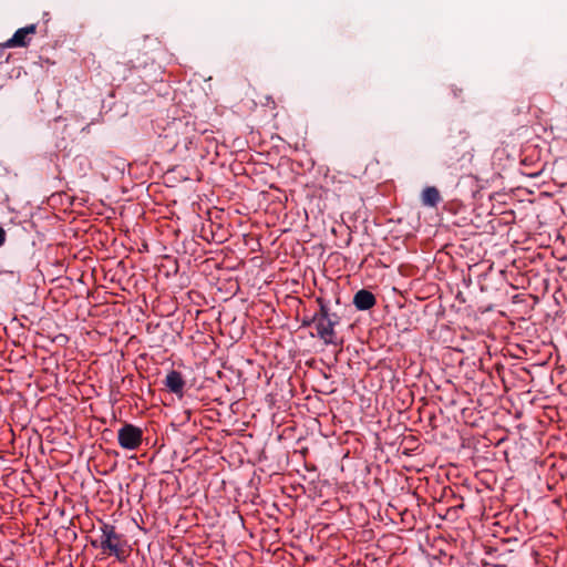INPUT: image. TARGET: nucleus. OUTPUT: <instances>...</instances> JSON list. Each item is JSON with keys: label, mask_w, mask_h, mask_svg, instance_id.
Wrapping results in <instances>:
<instances>
[{"label": "nucleus", "mask_w": 567, "mask_h": 567, "mask_svg": "<svg viewBox=\"0 0 567 567\" xmlns=\"http://www.w3.org/2000/svg\"><path fill=\"white\" fill-rule=\"evenodd\" d=\"M101 536L97 540H92L94 547H100L104 553L116 556L120 560L123 559V546L125 544L124 536L116 532L115 526L102 523Z\"/></svg>", "instance_id": "1"}, {"label": "nucleus", "mask_w": 567, "mask_h": 567, "mask_svg": "<svg viewBox=\"0 0 567 567\" xmlns=\"http://www.w3.org/2000/svg\"><path fill=\"white\" fill-rule=\"evenodd\" d=\"M143 440V431L130 423H125L117 431V441L122 449L134 451L137 450Z\"/></svg>", "instance_id": "2"}, {"label": "nucleus", "mask_w": 567, "mask_h": 567, "mask_svg": "<svg viewBox=\"0 0 567 567\" xmlns=\"http://www.w3.org/2000/svg\"><path fill=\"white\" fill-rule=\"evenodd\" d=\"M315 319H317V336L326 344H338L336 327L332 326L331 321L322 320L319 311L315 312Z\"/></svg>", "instance_id": "3"}, {"label": "nucleus", "mask_w": 567, "mask_h": 567, "mask_svg": "<svg viewBox=\"0 0 567 567\" xmlns=\"http://www.w3.org/2000/svg\"><path fill=\"white\" fill-rule=\"evenodd\" d=\"M193 127L189 126L188 123L186 122H183L181 120L178 121H174L167 128V134H166V137L168 136L169 133L174 132L176 134H178L179 132H182V134L184 135L183 137H177V140L174 142L173 144V147H177L179 145H183L185 148H188V145L193 143V140L192 137H189L187 135V133L189 132H193Z\"/></svg>", "instance_id": "4"}, {"label": "nucleus", "mask_w": 567, "mask_h": 567, "mask_svg": "<svg viewBox=\"0 0 567 567\" xmlns=\"http://www.w3.org/2000/svg\"><path fill=\"white\" fill-rule=\"evenodd\" d=\"M37 32V24H29L18 29L11 39L6 42V47L24 48L29 44L28 37Z\"/></svg>", "instance_id": "5"}, {"label": "nucleus", "mask_w": 567, "mask_h": 567, "mask_svg": "<svg viewBox=\"0 0 567 567\" xmlns=\"http://www.w3.org/2000/svg\"><path fill=\"white\" fill-rule=\"evenodd\" d=\"M163 383L169 390V392L174 393L178 398L183 396L186 382L179 371L171 370Z\"/></svg>", "instance_id": "6"}, {"label": "nucleus", "mask_w": 567, "mask_h": 567, "mask_svg": "<svg viewBox=\"0 0 567 567\" xmlns=\"http://www.w3.org/2000/svg\"><path fill=\"white\" fill-rule=\"evenodd\" d=\"M375 302L377 299L374 295L365 289L359 290L353 297V305L358 310H369L375 305Z\"/></svg>", "instance_id": "7"}, {"label": "nucleus", "mask_w": 567, "mask_h": 567, "mask_svg": "<svg viewBox=\"0 0 567 567\" xmlns=\"http://www.w3.org/2000/svg\"><path fill=\"white\" fill-rule=\"evenodd\" d=\"M316 301L319 306L318 311L321 315V319L326 321H331L333 327L338 326L341 321V317L337 312L331 311L329 302L321 297H318Z\"/></svg>", "instance_id": "8"}, {"label": "nucleus", "mask_w": 567, "mask_h": 567, "mask_svg": "<svg viewBox=\"0 0 567 567\" xmlns=\"http://www.w3.org/2000/svg\"><path fill=\"white\" fill-rule=\"evenodd\" d=\"M421 200L424 206L436 207L442 200L439 189L434 186H427L423 189Z\"/></svg>", "instance_id": "9"}, {"label": "nucleus", "mask_w": 567, "mask_h": 567, "mask_svg": "<svg viewBox=\"0 0 567 567\" xmlns=\"http://www.w3.org/2000/svg\"><path fill=\"white\" fill-rule=\"evenodd\" d=\"M311 324H315L317 328V319H315V313L312 316H305L301 321L302 327H310Z\"/></svg>", "instance_id": "10"}, {"label": "nucleus", "mask_w": 567, "mask_h": 567, "mask_svg": "<svg viewBox=\"0 0 567 567\" xmlns=\"http://www.w3.org/2000/svg\"><path fill=\"white\" fill-rule=\"evenodd\" d=\"M7 234L6 230L0 226V247L6 243Z\"/></svg>", "instance_id": "11"}]
</instances>
